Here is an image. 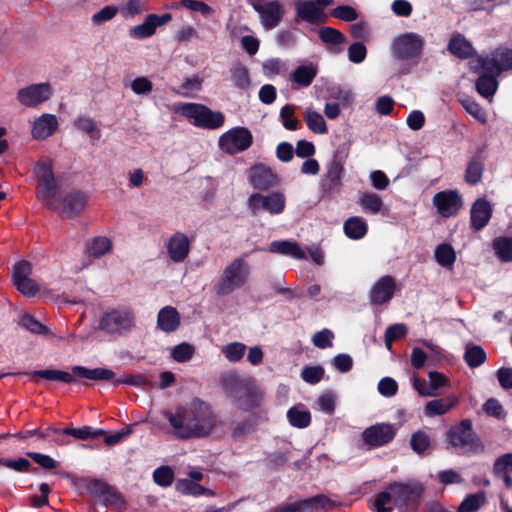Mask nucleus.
I'll list each match as a JSON object with an SVG mask.
<instances>
[{"label": "nucleus", "mask_w": 512, "mask_h": 512, "mask_svg": "<svg viewBox=\"0 0 512 512\" xmlns=\"http://www.w3.org/2000/svg\"><path fill=\"white\" fill-rule=\"evenodd\" d=\"M88 195L81 190H71L61 198V214L73 219L80 215L87 204Z\"/></svg>", "instance_id": "nucleus-22"}, {"label": "nucleus", "mask_w": 512, "mask_h": 512, "mask_svg": "<svg viewBox=\"0 0 512 512\" xmlns=\"http://www.w3.org/2000/svg\"><path fill=\"white\" fill-rule=\"evenodd\" d=\"M457 403L458 399L454 396L429 401L425 406V414L427 416L444 415Z\"/></svg>", "instance_id": "nucleus-32"}, {"label": "nucleus", "mask_w": 512, "mask_h": 512, "mask_svg": "<svg viewBox=\"0 0 512 512\" xmlns=\"http://www.w3.org/2000/svg\"><path fill=\"white\" fill-rule=\"evenodd\" d=\"M58 128V121L53 114H42L37 118L32 127V136L36 140H44L50 137Z\"/></svg>", "instance_id": "nucleus-27"}, {"label": "nucleus", "mask_w": 512, "mask_h": 512, "mask_svg": "<svg viewBox=\"0 0 512 512\" xmlns=\"http://www.w3.org/2000/svg\"><path fill=\"white\" fill-rule=\"evenodd\" d=\"M289 423L296 428H306L311 423V414L307 409L291 407L287 412Z\"/></svg>", "instance_id": "nucleus-41"}, {"label": "nucleus", "mask_w": 512, "mask_h": 512, "mask_svg": "<svg viewBox=\"0 0 512 512\" xmlns=\"http://www.w3.org/2000/svg\"><path fill=\"white\" fill-rule=\"evenodd\" d=\"M264 0H253L252 7L259 13L261 23L265 29H273L283 18L284 9L278 1H269L263 3Z\"/></svg>", "instance_id": "nucleus-17"}, {"label": "nucleus", "mask_w": 512, "mask_h": 512, "mask_svg": "<svg viewBox=\"0 0 512 512\" xmlns=\"http://www.w3.org/2000/svg\"><path fill=\"white\" fill-rule=\"evenodd\" d=\"M37 440L46 441L54 445H64L66 442L63 438L62 429L47 427L45 429H36Z\"/></svg>", "instance_id": "nucleus-50"}, {"label": "nucleus", "mask_w": 512, "mask_h": 512, "mask_svg": "<svg viewBox=\"0 0 512 512\" xmlns=\"http://www.w3.org/2000/svg\"><path fill=\"white\" fill-rule=\"evenodd\" d=\"M171 20L172 14L169 12L163 13L162 15L149 14L146 16L143 23L136 25L129 30V35L134 39H145L151 37L158 27L167 24Z\"/></svg>", "instance_id": "nucleus-20"}, {"label": "nucleus", "mask_w": 512, "mask_h": 512, "mask_svg": "<svg viewBox=\"0 0 512 512\" xmlns=\"http://www.w3.org/2000/svg\"><path fill=\"white\" fill-rule=\"evenodd\" d=\"M295 107L286 104L280 110V118L285 129L294 131L298 128V120L295 118Z\"/></svg>", "instance_id": "nucleus-58"}, {"label": "nucleus", "mask_w": 512, "mask_h": 512, "mask_svg": "<svg viewBox=\"0 0 512 512\" xmlns=\"http://www.w3.org/2000/svg\"><path fill=\"white\" fill-rule=\"evenodd\" d=\"M86 490L91 496L100 499L104 507H107L108 504L119 507L125 502L121 493L115 487L101 479L95 478L90 480L86 485Z\"/></svg>", "instance_id": "nucleus-15"}, {"label": "nucleus", "mask_w": 512, "mask_h": 512, "mask_svg": "<svg viewBox=\"0 0 512 512\" xmlns=\"http://www.w3.org/2000/svg\"><path fill=\"white\" fill-rule=\"evenodd\" d=\"M19 325L34 334L47 335L49 333V330L45 325L28 313L21 316Z\"/></svg>", "instance_id": "nucleus-52"}, {"label": "nucleus", "mask_w": 512, "mask_h": 512, "mask_svg": "<svg viewBox=\"0 0 512 512\" xmlns=\"http://www.w3.org/2000/svg\"><path fill=\"white\" fill-rule=\"evenodd\" d=\"M318 37L322 43L332 45L330 51L333 53L341 52L340 45L346 41L345 35L341 31L329 26L321 27L318 30Z\"/></svg>", "instance_id": "nucleus-30"}, {"label": "nucleus", "mask_w": 512, "mask_h": 512, "mask_svg": "<svg viewBox=\"0 0 512 512\" xmlns=\"http://www.w3.org/2000/svg\"><path fill=\"white\" fill-rule=\"evenodd\" d=\"M425 39L414 32H406L395 37L391 44L392 55L399 61L418 64L423 53Z\"/></svg>", "instance_id": "nucleus-8"}, {"label": "nucleus", "mask_w": 512, "mask_h": 512, "mask_svg": "<svg viewBox=\"0 0 512 512\" xmlns=\"http://www.w3.org/2000/svg\"><path fill=\"white\" fill-rule=\"evenodd\" d=\"M433 204L442 217L449 218L458 213L463 205V201L458 191L446 190L434 195Z\"/></svg>", "instance_id": "nucleus-18"}, {"label": "nucleus", "mask_w": 512, "mask_h": 512, "mask_svg": "<svg viewBox=\"0 0 512 512\" xmlns=\"http://www.w3.org/2000/svg\"><path fill=\"white\" fill-rule=\"evenodd\" d=\"M324 368L320 365L306 366L301 372L302 379L309 384H317L324 377Z\"/></svg>", "instance_id": "nucleus-60"}, {"label": "nucleus", "mask_w": 512, "mask_h": 512, "mask_svg": "<svg viewBox=\"0 0 512 512\" xmlns=\"http://www.w3.org/2000/svg\"><path fill=\"white\" fill-rule=\"evenodd\" d=\"M22 374L66 384H75L77 377L94 381H112L115 378V373L110 369L102 367L90 369L79 365L72 366L71 373L57 369H43Z\"/></svg>", "instance_id": "nucleus-2"}, {"label": "nucleus", "mask_w": 512, "mask_h": 512, "mask_svg": "<svg viewBox=\"0 0 512 512\" xmlns=\"http://www.w3.org/2000/svg\"><path fill=\"white\" fill-rule=\"evenodd\" d=\"M460 104L465 109L467 113H469L472 117H474L477 121L484 124L487 121L486 112L482 108V106L476 102L472 97H464L459 99Z\"/></svg>", "instance_id": "nucleus-48"}, {"label": "nucleus", "mask_w": 512, "mask_h": 512, "mask_svg": "<svg viewBox=\"0 0 512 512\" xmlns=\"http://www.w3.org/2000/svg\"><path fill=\"white\" fill-rule=\"evenodd\" d=\"M295 12L296 23L304 21L311 25H319L325 23L327 20L325 11L313 0L297 1L295 3Z\"/></svg>", "instance_id": "nucleus-19"}, {"label": "nucleus", "mask_w": 512, "mask_h": 512, "mask_svg": "<svg viewBox=\"0 0 512 512\" xmlns=\"http://www.w3.org/2000/svg\"><path fill=\"white\" fill-rule=\"evenodd\" d=\"M390 490L394 494V506L399 512H415L419 505L424 488L419 483H390Z\"/></svg>", "instance_id": "nucleus-9"}, {"label": "nucleus", "mask_w": 512, "mask_h": 512, "mask_svg": "<svg viewBox=\"0 0 512 512\" xmlns=\"http://www.w3.org/2000/svg\"><path fill=\"white\" fill-rule=\"evenodd\" d=\"M397 428L391 423H376L362 432L363 442L371 448L389 444L396 436Z\"/></svg>", "instance_id": "nucleus-13"}, {"label": "nucleus", "mask_w": 512, "mask_h": 512, "mask_svg": "<svg viewBox=\"0 0 512 512\" xmlns=\"http://www.w3.org/2000/svg\"><path fill=\"white\" fill-rule=\"evenodd\" d=\"M485 501L486 496L482 491L469 494L462 500L457 512H477L485 504Z\"/></svg>", "instance_id": "nucleus-43"}, {"label": "nucleus", "mask_w": 512, "mask_h": 512, "mask_svg": "<svg viewBox=\"0 0 512 512\" xmlns=\"http://www.w3.org/2000/svg\"><path fill=\"white\" fill-rule=\"evenodd\" d=\"M473 71L479 73H489V75L499 76L502 71L499 68L497 59L492 54V57H478L476 64L473 66Z\"/></svg>", "instance_id": "nucleus-46"}, {"label": "nucleus", "mask_w": 512, "mask_h": 512, "mask_svg": "<svg viewBox=\"0 0 512 512\" xmlns=\"http://www.w3.org/2000/svg\"><path fill=\"white\" fill-rule=\"evenodd\" d=\"M177 112L194 126L203 129H219L225 122V116L222 112L213 111L208 106L200 103H183L177 108Z\"/></svg>", "instance_id": "nucleus-7"}, {"label": "nucleus", "mask_w": 512, "mask_h": 512, "mask_svg": "<svg viewBox=\"0 0 512 512\" xmlns=\"http://www.w3.org/2000/svg\"><path fill=\"white\" fill-rule=\"evenodd\" d=\"M271 253H277L285 256H291L294 259H305V252L297 242L289 240L272 241L269 246Z\"/></svg>", "instance_id": "nucleus-29"}, {"label": "nucleus", "mask_w": 512, "mask_h": 512, "mask_svg": "<svg viewBox=\"0 0 512 512\" xmlns=\"http://www.w3.org/2000/svg\"><path fill=\"white\" fill-rule=\"evenodd\" d=\"M247 176L250 185L259 191H268L279 184L278 176L271 168L261 163L250 167Z\"/></svg>", "instance_id": "nucleus-16"}, {"label": "nucleus", "mask_w": 512, "mask_h": 512, "mask_svg": "<svg viewBox=\"0 0 512 512\" xmlns=\"http://www.w3.org/2000/svg\"><path fill=\"white\" fill-rule=\"evenodd\" d=\"M248 253L233 259L223 270L214 285V290L218 296H227L235 290L244 287L250 279V265L245 260Z\"/></svg>", "instance_id": "nucleus-3"}, {"label": "nucleus", "mask_w": 512, "mask_h": 512, "mask_svg": "<svg viewBox=\"0 0 512 512\" xmlns=\"http://www.w3.org/2000/svg\"><path fill=\"white\" fill-rule=\"evenodd\" d=\"M304 121L309 130L316 134L327 133V125L324 117L317 111L306 109L303 114Z\"/></svg>", "instance_id": "nucleus-38"}, {"label": "nucleus", "mask_w": 512, "mask_h": 512, "mask_svg": "<svg viewBox=\"0 0 512 512\" xmlns=\"http://www.w3.org/2000/svg\"><path fill=\"white\" fill-rule=\"evenodd\" d=\"M246 351V346L240 342H232L225 345L222 349V353L230 362H238L240 361Z\"/></svg>", "instance_id": "nucleus-56"}, {"label": "nucleus", "mask_w": 512, "mask_h": 512, "mask_svg": "<svg viewBox=\"0 0 512 512\" xmlns=\"http://www.w3.org/2000/svg\"><path fill=\"white\" fill-rule=\"evenodd\" d=\"M0 466L12 469L18 473H39V468L33 467L29 460L24 457L17 459L0 458Z\"/></svg>", "instance_id": "nucleus-39"}, {"label": "nucleus", "mask_w": 512, "mask_h": 512, "mask_svg": "<svg viewBox=\"0 0 512 512\" xmlns=\"http://www.w3.org/2000/svg\"><path fill=\"white\" fill-rule=\"evenodd\" d=\"M135 325V314L130 308H118L105 312L99 328L111 335H123L131 331Z\"/></svg>", "instance_id": "nucleus-10"}, {"label": "nucleus", "mask_w": 512, "mask_h": 512, "mask_svg": "<svg viewBox=\"0 0 512 512\" xmlns=\"http://www.w3.org/2000/svg\"><path fill=\"white\" fill-rule=\"evenodd\" d=\"M195 354V347L183 342L172 348L171 357L178 363H185L192 359Z\"/></svg>", "instance_id": "nucleus-53"}, {"label": "nucleus", "mask_w": 512, "mask_h": 512, "mask_svg": "<svg viewBox=\"0 0 512 512\" xmlns=\"http://www.w3.org/2000/svg\"><path fill=\"white\" fill-rule=\"evenodd\" d=\"M52 94L53 89L48 82L31 84L18 91L17 100L26 107H36L48 101Z\"/></svg>", "instance_id": "nucleus-14"}, {"label": "nucleus", "mask_w": 512, "mask_h": 512, "mask_svg": "<svg viewBox=\"0 0 512 512\" xmlns=\"http://www.w3.org/2000/svg\"><path fill=\"white\" fill-rule=\"evenodd\" d=\"M305 501L308 502V512H313L314 510L325 509L327 507H338L340 504L324 494H317L315 496L305 498Z\"/></svg>", "instance_id": "nucleus-55"}, {"label": "nucleus", "mask_w": 512, "mask_h": 512, "mask_svg": "<svg viewBox=\"0 0 512 512\" xmlns=\"http://www.w3.org/2000/svg\"><path fill=\"white\" fill-rule=\"evenodd\" d=\"M330 15L345 22H352L358 18L356 9L349 5L335 7L330 11Z\"/></svg>", "instance_id": "nucleus-62"}, {"label": "nucleus", "mask_w": 512, "mask_h": 512, "mask_svg": "<svg viewBox=\"0 0 512 512\" xmlns=\"http://www.w3.org/2000/svg\"><path fill=\"white\" fill-rule=\"evenodd\" d=\"M165 419L180 439L205 438L209 436L221 421L212 406L195 398L185 406H179L175 413L165 411Z\"/></svg>", "instance_id": "nucleus-1"}, {"label": "nucleus", "mask_w": 512, "mask_h": 512, "mask_svg": "<svg viewBox=\"0 0 512 512\" xmlns=\"http://www.w3.org/2000/svg\"><path fill=\"white\" fill-rule=\"evenodd\" d=\"M254 430V422L251 419H245L243 421L233 424L231 428V437L234 440H240Z\"/></svg>", "instance_id": "nucleus-61"}, {"label": "nucleus", "mask_w": 512, "mask_h": 512, "mask_svg": "<svg viewBox=\"0 0 512 512\" xmlns=\"http://www.w3.org/2000/svg\"><path fill=\"white\" fill-rule=\"evenodd\" d=\"M247 204L253 215L260 211L279 215L286 208V196L282 191H273L268 194L253 193L249 196Z\"/></svg>", "instance_id": "nucleus-11"}, {"label": "nucleus", "mask_w": 512, "mask_h": 512, "mask_svg": "<svg viewBox=\"0 0 512 512\" xmlns=\"http://www.w3.org/2000/svg\"><path fill=\"white\" fill-rule=\"evenodd\" d=\"M153 480L161 487H168L174 480V472L169 466H160L154 470Z\"/></svg>", "instance_id": "nucleus-57"}, {"label": "nucleus", "mask_w": 512, "mask_h": 512, "mask_svg": "<svg viewBox=\"0 0 512 512\" xmlns=\"http://www.w3.org/2000/svg\"><path fill=\"white\" fill-rule=\"evenodd\" d=\"M484 171V164L482 161H480L478 158H473L468 162L466 171H465V181L469 185H476L478 184L483 175Z\"/></svg>", "instance_id": "nucleus-47"}, {"label": "nucleus", "mask_w": 512, "mask_h": 512, "mask_svg": "<svg viewBox=\"0 0 512 512\" xmlns=\"http://www.w3.org/2000/svg\"><path fill=\"white\" fill-rule=\"evenodd\" d=\"M26 456L32 459L36 464L45 470H53L59 466V462L51 456L39 452H26Z\"/></svg>", "instance_id": "nucleus-59"}, {"label": "nucleus", "mask_w": 512, "mask_h": 512, "mask_svg": "<svg viewBox=\"0 0 512 512\" xmlns=\"http://www.w3.org/2000/svg\"><path fill=\"white\" fill-rule=\"evenodd\" d=\"M344 173V165L338 156H334L326 167V178L329 182V188H335L341 184Z\"/></svg>", "instance_id": "nucleus-36"}, {"label": "nucleus", "mask_w": 512, "mask_h": 512, "mask_svg": "<svg viewBox=\"0 0 512 512\" xmlns=\"http://www.w3.org/2000/svg\"><path fill=\"white\" fill-rule=\"evenodd\" d=\"M396 289L395 278L386 275L377 280L369 292V301L372 305L379 306L388 303L394 296Z\"/></svg>", "instance_id": "nucleus-21"}, {"label": "nucleus", "mask_w": 512, "mask_h": 512, "mask_svg": "<svg viewBox=\"0 0 512 512\" xmlns=\"http://www.w3.org/2000/svg\"><path fill=\"white\" fill-rule=\"evenodd\" d=\"M225 387L233 397L235 406L244 412L252 411L261 406L264 392L252 378L225 381Z\"/></svg>", "instance_id": "nucleus-4"}, {"label": "nucleus", "mask_w": 512, "mask_h": 512, "mask_svg": "<svg viewBox=\"0 0 512 512\" xmlns=\"http://www.w3.org/2000/svg\"><path fill=\"white\" fill-rule=\"evenodd\" d=\"M166 247L168 256L174 263L185 261L190 253V241L182 232L174 233L169 238Z\"/></svg>", "instance_id": "nucleus-24"}, {"label": "nucleus", "mask_w": 512, "mask_h": 512, "mask_svg": "<svg viewBox=\"0 0 512 512\" xmlns=\"http://www.w3.org/2000/svg\"><path fill=\"white\" fill-rule=\"evenodd\" d=\"M435 260L442 267H452L456 261V253L452 245L439 244L434 253Z\"/></svg>", "instance_id": "nucleus-40"}, {"label": "nucleus", "mask_w": 512, "mask_h": 512, "mask_svg": "<svg viewBox=\"0 0 512 512\" xmlns=\"http://www.w3.org/2000/svg\"><path fill=\"white\" fill-rule=\"evenodd\" d=\"M63 436H72L79 440L96 439L105 435V431L101 428H93L91 426H82L79 428L66 427L62 429Z\"/></svg>", "instance_id": "nucleus-34"}, {"label": "nucleus", "mask_w": 512, "mask_h": 512, "mask_svg": "<svg viewBox=\"0 0 512 512\" xmlns=\"http://www.w3.org/2000/svg\"><path fill=\"white\" fill-rule=\"evenodd\" d=\"M343 229L348 238L359 240L367 234L368 225L363 218L353 216L344 222Z\"/></svg>", "instance_id": "nucleus-31"}, {"label": "nucleus", "mask_w": 512, "mask_h": 512, "mask_svg": "<svg viewBox=\"0 0 512 512\" xmlns=\"http://www.w3.org/2000/svg\"><path fill=\"white\" fill-rule=\"evenodd\" d=\"M446 441L459 454L471 455L484 451V444L474 431L472 421L468 418L448 429Z\"/></svg>", "instance_id": "nucleus-5"}, {"label": "nucleus", "mask_w": 512, "mask_h": 512, "mask_svg": "<svg viewBox=\"0 0 512 512\" xmlns=\"http://www.w3.org/2000/svg\"><path fill=\"white\" fill-rule=\"evenodd\" d=\"M475 88L482 97H492L498 88L497 76L481 73L475 82Z\"/></svg>", "instance_id": "nucleus-33"}, {"label": "nucleus", "mask_w": 512, "mask_h": 512, "mask_svg": "<svg viewBox=\"0 0 512 512\" xmlns=\"http://www.w3.org/2000/svg\"><path fill=\"white\" fill-rule=\"evenodd\" d=\"M219 147L229 155L241 153L253 144V135L246 127H234L219 138Z\"/></svg>", "instance_id": "nucleus-12"}, {"label": "nucleus", "mask_w": 512, "mask_h": 512, "mask_svg": "<svg viewBox=\"0 0 512 512\" xmlns=\"http://www.w3.org/2000/svg\"><path fill=\"white\" fill-rule=\"evenodd\" d=\"M493 214L490 202L485 198H478L472 204L470 210V227L474 231H480L485 228Z\"/></svg>", "instance_id": "nucleus-23"}, {"label": "nucleus", "mask_w": 512, "mask_h": 512, "mask_svg": "<svg viewBox=\"0 0 512 512\" xmlns=\"http://www.w3.org/2000/svg\"><path fill=\"white\" fill-rule=\"evenodd\" d=\"M37 181L36 197L49 210H56L55 196L60 190L51 161L39 160L33 167Z\"/></svg>", "instance_id": "nucleus-6"}, {"label": "nucleus", "mask_w": 512, "mask_h": 512, "mask_svg": "<svg viewBox=\"0 0 512 512\" xmlns=\"http://www.w3.org/2000/svg\"><path fill=\"white\" fill-rule=\"evenodd\" d=\"M501 71L512 69V49L500 47L493 52Z\"/></svg>", "instance_id": "nucleus-63"}, {"label": "nucleus", "mask_w": 512, "mask_h": 512, "mask_svg": "<svg viewBox=\"0 0 512 512\" xmlns=\"http://www.w3.org/2000/svg\"><path fill=\"white\" fill-rule=\"evenodd\" d=\"M231 79L235 87L239 89H247L251 84L249 71L246 66L241 63L235 65L231 70Z\"/></svg>", "instance_id": "nucleus-49"}, {"label": "nucleus", "mask_w": 512, "mask_h": 512, "mask_svg": "<svg viewBox=\"0 0 512 512\" xmlns=\"http://www.w3.org/2000/svg\"><path fill=\"white\" fill-rule=\"evenodd\" d=\"M76 129L88 134L91 139H99L100 131L96 126L94 120L88 116H79L74 121Z\"/></svg>", "instance_id": "nucleus-51"}, {"label": "nucleus", "mask_w": 512, "mask_h": 512, "mask_svg": "<svg viewBox=\"0 0 512 512\" xmlns=\"http://www.w3.org/2000/svg\"><path fill=\"white\" fill-rule=\"evenodd\" d=\"M410 447L418 455H424L431 447V438L423 430H417L411 435Z\"/></svg>", "instance_id": "nucleus-44"}, {"label": "nucleus", "mask_w": 512, "mask_h": 512, "mask_svg": "<svg viewBox=\"0 0 512 512\" xmlns=\"http://www.w3.org/2000/svg\"><path fill=\"white\" fill-rule=\"evenodd\" d=\"M394 505V494L390 490V484L385 490L379 492L374 497L372 510L375 512H392Z\"/></svg>", "instance_id": "nucleus-37"}, {"label": "nucleus", "mask_w": 512, "mask_h": 512, "mask_svg": "<svg viewBox=\"0 0 512 512\" xmlns=\"http://www.w3.org/2000/svg\"><path fill=\"white\" fill-rule=\"evenodd\" d=\"M318 74V67L316 64L310 62L297 66L289 76L292 89L298 90L301 88L309 87Z\"/></svg>", "instance_id": "nucleus-25"}, {"label": "nucleus", "mask_w": 512, "mask_h": 512, "mask_svg": "<svg viewBox=\"0 0 512 512\" xmlns=\"http://www.w3.org/2000/svg\"><path fill=\"white\" fill-rule=\"evenodd\" d=\"M447 49L452 55L459 59H469L476 54V50L471 42L461 34L451 37L448 42Z\"/></svg>", "instance_id": "nucleus-28"}, {"label": "nucleus", "mask_w": 512, "mask_h": 512, "mask_svg": "<svg viewBox=\"0 0 512 512\" xmlns=\"http://www.w3.org/2000/svg\"><path fill=\"white\" fill-rule=\"evenodd\" d=\"M487 359L485 350L479 345L467 346L464 360L470 368L481 366Z\"/></svg>", "instance_id": "nucleus-45"}, {"label": "nucleus", "mask_w": 512, "mask_h": 512, "mask_svg": "<svg viewBox=\"0 0 512 512\" xmlns=\"http://www.w3.org/2000/svg\"><path fill=\"white\" fill-rule=\"evenodd\" d=\"M512 471V453H506L499 456L493 464V473L495 476L509 473Z\"/></svg>", "instance_id": "nucleus-64"}, {"label": "nucleus", "mask_w": 512, "mask_h": 512, "mask_svg": "<svg viewBox=\"0 0 512 512\" xmlns=\"http://www.w3.org/2000/svg\"><path fill=\"white\" fill-rule=\"evenodd\" d=\"M359 205L365 213L378 214L382 207L383 201L376 193L365 192L359 198Z\"/></svg>", "instance_id": "nucleus-42"}, {"label": "nucleus", "mask_w": 512, "mask_h": 512, "mask_svg": "<svg viewBox=\"0 0 512 512\" xmlns=\"http://www.w3.org/2000/svg\"><path fill=\"white\" fill-rule=\"evenodd\" d=\"M181 324V316L178 310L173 306L161 308L157 315V327L165 332H175Z\"/></svg>", "instance_id": "nucleus-26"}, {"label": "nucleus", "mask_w": 512, "mask_h": 512, "mask_svg": "<svg viewBox=\"0 0 512 512\" xmlns=\"http://www.w3.org/2000/svg\"><path fill=\"white\" fill-rule=\"evenodd\" d=\"M112 248L111 241L106 237H95L88 245L87 251L90 255L99 258L109 252Z\"/></svg>", "instance_id": "nucleus-54"}, {"label": "nucleus", "mask_w": 512, "mask_h": 512, "mask_svg": "<svg viewBox=\"0 0 512 512\" xmlns=\"http://www.w3.org/2000/svg\"><path fill=\"white\" fill-rule=\"evenodd\" d=\"M492 248L501 262H512V237H496L492 241Z\"/></svg>", "instance_id": "nucleus-35"}]
</instances>
